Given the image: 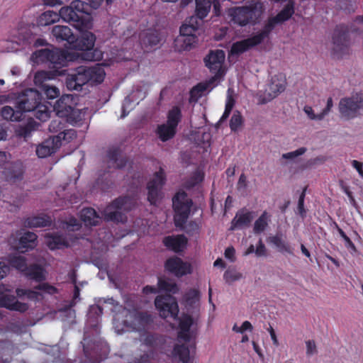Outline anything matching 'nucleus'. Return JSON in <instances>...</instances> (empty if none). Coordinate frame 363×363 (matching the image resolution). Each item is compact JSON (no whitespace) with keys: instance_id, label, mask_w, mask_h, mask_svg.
<instances>
[{"instance_id":"nucleus-20","label":"nucleus","mask_w":363,"mask_h":363,"mask_svg":"<svg viewBox=\"0 0 363 363\" xmlns=\"http://www.w3.org/2000/svg\"><path fill=\"white\" fill-rule=\"evenodd\" d=\"M259 44V42L255 35L236 41L233 43L230 47L229 57L234 55L238 56Z\"/></svg>"},{"instance_id":"nucleus-15","label":"nucleus","mask_w":363,"mask_h":363,"mask_svg":"<svg viewBox=\"0 0 363 363\" xmlns=\"http://www.w3.org/2000/svg\"><path fill=\"white\" fill-rule=\"evenodd\" d=\"M50 73L46 71H39L34 77L35 84L40 86L42 91L49 99H53L60 96V90L57 87L47 83L50 79Z\"/></svg>"},{"instance_id":"nucleus-18","label":"nucleus","mask_w":363,"mask_h":363,"mask_svg":"<svg viewBox=\"0 0 363 363\" xmlns=\"http://www.w3.org/2000/svg\"><path fill=\"white\" fill-rule=\"evenodd\" d=\"M0 308H5L12 311L25 313L28 310L29 306L26 303L18 301L13 295L0 292Z\"/></svg>"},{"instance_id":"nucleus-4","label":"nucleus","mask_w":363,"mask_h":363,"mask_svg":"<svg viewBox=\"0 0 363 363\" xmlns=\"http://www.w3.org/2000/svg\"><path fill=\"white\" fill-rule=\"evenodd\" d=\"M89 28L79 30L81 35L76 38L72 48L84 51L82 57L86 61H99L102 59L103 53L98 49H94L96 41L95 35L89 31Z\"/></svg>"},{"instance_id":"nucleus-8","label":"nucleus","mask_w":363,"mask_h":363,"mask_svg":"<svg viewBox=\"0 0 363 363\" xmlns=\"http://www.w3.org/2000/svg\"><path fill=\"white\" fill-rule=\"evenodd\" d=\"M230 14L234 23L244 26L249 23L255 24L260 17L261 11L258 10L257 4H252L235 7L230 11Z\"/></svg>"},{"instance_id":"nucleus-58","label":"nucleus","mask_w":363,"mask_h":363,"mask_svg":"<svg viewBox=\"0 0 363 363\" xmlns=\"http://www.w3.org/2000/svg\"><path fill=\"white\" fill-rule=\"evenodd\" d=\"M307 149L304 147H300L295 151L289 152L282 155V158L286 160H292L298 156L303 155Z\"/></svg>"},{"instance_id":"nucleus-24","label":"nucleus","mask_w":363,"mask_h":363,"mask_svg":"<svg viewBox=\"0 0 363 363\" xmlns=\"http://www.w3.org/2000/svg\"><path fill=\"white\" fill-rule=\"evenodd\" d=\"M79 216L86 226H96L101 222V217L91 207L83 208Z\"/></svg>"},{"instance_id":"nucleus-56","label":"nucleus","mask_w":363,"mask_h":363,"mask_svg":"<svg viewBox=\"0 0 363 363\" xmlns=\"http://www.w3.org/2000/svg\"><path fill=\"white\" fill-rule=\"evenodd\" d=\"M336 228L337 229V232L339 233L341 238L345 242V246L348 249H351L352 251L356 252L357 248L351 239L345 234V233L341 229L337 223H335Z\"/></svg>"},{"instance_id":"nucleus-50","label":"nucleus","mask_w":363,"mask_h":363,"mask_svg":"<svg viewBox=\"0 0 363 363\" xmlns=\"http://www.w3.org/2000/svg\"><path fill=\"white\" fill-rule=\"evenodd\" d=\"M243 118L240 111H235L230 121V128L233 132H236L242 125Z\"/></svg>"},{"instance_id":"nucleus-39","label":"nucleus","mask_w":363,"mask_h":363,"mask_svg":"<svg viewBox=\"0 0 363 363\" xmlns=\"http://www.w3.org/2000/svg\"><path fill=\"white\" fill-rule=\"evenodd\" d=\"M269 221L270 215L267 211H264L254 223V233L259 235L263 233L268 226Z\"/></svg>"},{"instance_id":"nucleus-36","label":"nucleus","mask_w":363,"mask_h":363,"mask_svg":"<svg viewBox=\"0 0 363 363\" xmlns=\"http://www.w3.org/2000/svg\"><path fill=\"white\" fill-rule=\"evenodd\" d=\"M2 118L6 121H20L22 119L23 114L20 109H13L11 106H4L1 110Z\"/></svg>"},{"instance_id":"nucleus-40","label":"nucleus","mask_w":363,"mask_h":363,"mask_svg":"<svg viewBox=\"0 0 363 363\" xmlns=\"http://www.w3.org/2000/svg\"><path fill=\"white\" fill-rule=\"evenodd\" d=\"M172 354L182 363H188L190 359V349L185 344L176 345L174 347Z\"/></svg>"},{"instance_id":"nucleus-59","label":"nucleus","mask_w":363,"mask_h":363,"mask_svg":"<svg viewBox=\"0 0 363 363\" xmlns=\"http://www.w3.org/2000/svg\"><path fill=\"white\" fill-rule=\"evenodd\" d=\"M223 277L227 282H231L240 279L242 277V274L235 271L227 270L224 273Z\"/></svg>"},{"instance_id":"nucleus-62","label":"nucleus","mask_w":363,"mask_h":363,"mask_svg":"<svg viewBox=\"0 0 363 363\" xmlns=\"http://www.w3.org/2000/svg\"><path fill=\"white\" fill-rule=\"evenodd\" d=\"M186 233L189 235H194L199 230V225L195 221H190L186 226L183 227Z\"/></svg>"},{"instance_id":"nucleus-60","label":"nucleus","mask_w":363,"mask_h":363,"mask_svg":"<svg viewBox=\"0 0 363 363\" xmlns=\"http://www.w3.org/2000/svg\"><path fill=\"white\" fill-rule=\"evenodd\" d=\"M303 110L311 120L321 121L324 118L321 112L315 114L311 106H306Z\"/></svg>"},{"instance_id":"nucleus-38","label":"nucleus","mask_w":363,"mask_h":363,"mask_svg":"<svg viewBox=\"0 0 363 363\" xmlns=\"http://www.w3.org/2000/svg\"><path fill=\"white\" fill-rule=\"evenodd\" d=\"M268 241L275 245L280 252H287L290 255L293 254L289 244L283 240L281 235L277 234L275 235L270 236L268 238Z\"/></svg>"},{"instance_id":"nucleus-25","label":"nucleus","mask_w":363,"mask_h":363,"mask_svg":"<svg viewBox=\"0 0 363 363\" xmlns=\"http://www.w3.org/2000/svg\"><path fill=\"white\" fill-rule=\"evenodd\" d=\"M58 148V143L55 137L43 141L36 147V155L38 157L45 158L55 152Z\"/></svg>"},{"instance_id":"nucleus-47","label":"nucleus","mask_w":363,"mask_h":363,"mask_svg":"<svg viewBox=\"0 0 363 363\" xmlns=\"http://www.w3.org/2000/svg\"><path fill=\"white\" fill-rule=\"evenodd\" d=\"M38 125L39 124L33 119L29 120L26 125H21L18 128L16 131L17 134L21 137L28 138L30 135L31 132L35 130Z\"/></svg>"},{"instance_id":"nucleus-45","label":"nucleus","mask_w":363,"mask_h":363,"mask_svg":"<svg viewBox=\"0 0 363 363\" xmlns=\"http://www.w3.org/2000/svg\"><path fill=\"white\" fill-rule=\"evenodd\" d=\"M157 287L159 291L175 294L179 291L178 285L174 282L162 278L158 279Z\"/></svg>"},{"instance_id":"nucleus-46","label":"nucleus","mask_w":363,"mask_h":363,"mask_svg":"<svg viewBox=\"0 0 363 363\" xmlns=\"http://www.w3.org/2000/svg\"><path fill=\"white\" fill-rule=\"evenodd\" d=\"M285 80L282 79V77L274 76L272 79V82L269 84V90L273 93V97H275L279 94L283 92L285 90Z\"/></svg>"},{"instance_id":"nucleus-64","label":"nucleus","mask_w":363,"mask_h":363,"mask_svg":"<svg viewBox=\"0 0 363 363\" xmlns=\"http://www.w3.org/2000/svg\"><path fill=\"white\" fill-rule=\"evenodd\" d=\"M306 354L307 355H312L315 354L316 350V345L313 340H308L306 342Z\"/></svg>"},{"instance_id":"nucleus-31","label":"nucleus","mask_w":363,"mask_h":363,"mask_svg":"<svg viewBox=\"0 0 363 363\" xmlns=\"http://www.w3.org/2000/svg\"><path fill=\"white\" fill-rule=\"evenodd\" d=\"M60 18H62L60 10L59 13L52 11H46L39 16L37 23L39 26H47L57 22Z\"/></svg>"},{"instance_id":"nucleus-32","label":"nucleus","mask_w":363,"mask_h":363,"mask_svg":"<svg viewBox=\"0 0 363 363\" xmlns=\"http://www.w3.org/2000/svg\"><path fill=\"white\" fill-rule=\"evenodd\" d=\"M286 2L282 9L275 16L281 23L289 20L295 12V1L286 0Z\"/></svg>"},{"instance_id":"nucleus-22","label":"nucleus","mask_w":363,"mask_h":363,"mask_svg":"<svg viewBox=\"0 0 363 363\" xmlns=\"http://www.w3.org/2000/svg\"><path fill=\"white\" fill-rule=\"evenodd\" d=\"M52 34L57 42L66 41L69 46L72 48L75 35L68 26L60 25L55 26L52 29Z\"/></svg>"},{"instance_id":"nucleus-26","label":"nucleus","mask_w":363,"mask_h":363,"mask_svg":"<svg viewBox=\"0 0 363 363\" xmlns=\"http://www.w3.org/2000/svg\"><path fill=\"white\" fill-rule=\"evenodd\" d=\"M196 35H180L174 40V46L179 51L190 50L196 43Z\"/></svg>"},{"instance_id":"nucleus-19","label":"nucleus","mask_w":363,"mask_h":363,"mask_svg":"<svg viewBox=\"0 0 363 363\" xmlns=\"http://www.w3.org/2000/svg\"><path fill=\"white\" fill-rule=\"evenodd\" d=\"M132 318V327L138 332L146 330L154 322L153 316L146 311H136Z\"/></svg>"},{"instance_id":"nucleus-9","label":"nucleus","mask_w":363,"mask_h":363,"mask_svg":"<svg viewBox=\"0 0 363 363\" xmlns=\"http://www.w3.org/2000/svg\"><path fill=\"white\" fill-rule=\"evenodd\" d=\"M340 116L345 120H351L358 117L363 110V97L351 96L342 98L338 104Z\"/></svg>"},{"instance_id":"nucleus-57","label":"nucleus","mask_w":363,"mask_h":363,"mask_svg":"<svg viewBox=\"0 0 363 363\" xmlns=\"http://www.w3.org/2000/svg\"><path fill=\"white\" fill-rule=\"evenodd\" d=\"M34 289L43 291V292L50 295H53L57 293V289L56 287L46 282L35 286Z\"/></svg>"},{"instance_id":"nucleus-63","label":"nucleus","mask_w":363,"mask_h":363,"mask_svg":"<svg viewBox=\"0 0 363 363\" xmlns=\"http://www.w3.org/2000/svg\"><path fill=\"white\" fill-rule=\"evenodd\" d=\"M196 31L194 30V28L191 26H188L185 23H183L179 28V34L180 35H196Z\"/></svg>"},{"instance_id":"nucleus-33","label":"nucleus","mask_w":363,"mask_h":363,"mask_svg":"<svg viewBox=\"0 0 363 363\" xmlns=\"http://www.w3.org/2000/svg\"><path fill=\"white\" fill-rule=\"evenodd\" d=\"M195 14L202 21L207 17L211 11L212 0H195Z\"/></svg>"},{"instance_id":"nucleus-12","label":"nucleus","mask_w":363,"mask_h":363,"mask_svg":"<svg viewBox=\"0 0 363 363\" xmlns=\"http://www.w3.org/2000/svg\"><path fill=\"white\" fill-rule=\"evenodd\" d=\"M156 308L160 315L163 318L171 317L175 318L179 313L178 303L174 297L171 295L157 296L155 300Z\"/></svg>"},{"instance_id":"nucleus-49","label":"nucleus","mask_w":363,"mask_h":363,"mask_svg":"<svg viewBox=\"0 0 363 363\" xmlns=\"http://www.w3.org/2000/svg\"><path fill=\"white\" fill-rule=\"evenodd\" d=\"M9 263L23 274L27 267L26 259L22 256H13L10 258Z\"/></svg>"},{"instance_id":"nucleus-1","label":"nucleus","mask_w":363,"mask_h":363,"mask_svg":"<svg viewBox=\"0 0 363 363\" xmlns=\"http://www.w3.org/2000/svg\"><path fill=\"white\" fill-rule=\"evenodd\" d=\"M89 3L74 0L69 6L60 9L62 18L75 28L83 30L92 27V10L98 9L102 0H88Z\"/></svg>"},{"instance_id":"nucleus-30","label":"nucleus","mask_w":363,"mask_h":363,"mask_svg":"<svg viewBox=\"0 0 363 363\" xmlns=\"http://www.w3.org/2000/svg\"><path fill=\"white\" fill-rule=\"evenodd\" d=\"M281 23L276 16L270 17L268 18L267 23L264 24L263 28L257 32L255 35V38L261 44L266 38L269 37L270 33L274 29L277 24Z\"/></svg>"},{"instance_id":"nucleus-29","label":"nucleus","mask_w":363,"mask_h":363,"mask_svg":"<svg viewBox=\"0 0 363 363\" xmlns=\"http://www.w3.org/2000/svg\"><path fill=\"white\" fill-rule=\"evenodd\" d=\"M23 274L28 279L34 280L37 282H42L46 279L44 269L37 264L27 266Z\"/></svg>"},{"instance_id":"nucleus-28","label":"nucleus","mask_w":363,"mask_h":363,"mask_svg":"<svg viewBox=\"0 0 363 363\" xmlns=\"http://www.w3.org/2000/svg\"><path fill=\"white\" fill-rule=\"evenodd\" d=\"M51 223L50 217L44 214L28 217L23 222L24 225L29 228L48 227Z\"/></svg>"},{"instance_id":"nucleus-3","label":"nucleus","mask_w":363,"mask_h":363,"mask_svg":"<svg viewBox=\"0 0 363 363\" xmlns=\"http://www.w3.org/2000/svg\"><path fill=\"white\" fill-rule=\"evenodd\" d=\"M42 95L38 91L27 89L17 98L15 107L20 109L22 114L33 112L36 118L46 121L50 116V111L48 106L42 102Z\"/></svg>"},{"instance_id":"nucleus-27","label":"nucleus","mask_w":363,"mask_h":363,"mask_svg":"<svg viewBox=\"0 0 363 363\" xmlns=\"http://www.w3.org/2000/svg\"><path fill=\"white\" fill-rule=\"evenodd\" d=\"M38 236L32 232H26L20 238L18 248L21 252H27L33 249L37 245Z\"/></svg>"},{"instance_id":"nucleus-44","label":"nucleus","mask_w":363,"mask_h":363,"mask_svg":"<svg viewBox=\"0 0 363 363\" xmlns=\"http://www.w3.org/2000/svg\"><path fill=\"white\" fill-rule=\"evenodd\" d=\"M160 36L156 30H148L142 38V43L145 47H152L158 45L160 42Z\"/></svg>"},{"instance_id":"nucleus-43","label":"nucleus","mask_w":363,"mask_h":363,"mask_svg":"<svg viewBox=\"0 0 363 363\" xmlns=\"http://www.w3.org/2000/svg\"><path fill=\"white\" fill-rule=\"evenodd\" d=\"M182 114L181 108L177 106H173L167 113V123L175 128H177L179 123L182 121Z\"/></svg>"},{"instance_id":"nucleus-23","label":"nucleus","mask_w":363,"mask_h":363,"mask_svg":"<svg viewBox=\"0 0 363 363\" xmlns=\"http://www.w3.org/2000/svg\"><path fill=\"white\" fill-rule=\"evenodd\" d=\"M188 240L184 235H169L163 239L164 245L174 252H180L186 247Z\"/></svg>"},{"instance_id":"nucleus-16","label":"nucleus","mask_w":363,"mask_h":363,"mask_svg":"<svg viewBox=\"0 0 363 363\" xmlns=\"http://www.w3.org/2000/svg\"><path fill=\"white\" fill-rule=\"evenodd\" d=\"M0 169H4L3 173L16 179H21L23 173L21 164H9L7 154L3 151H0Z\"/></svg>"},{"instance_id":"nucleus-52","label":"nucleus","mask_w":363,"mask_h":363,"mask_svg":"<svg viewBox=\"0 0 363 363\" xmlns=\"http://www.w3.org/2000/svg\"><path fill=\"white\" fill-rule=\"evenodd\" d=\"M77 133L73 129H65L62 132L60 133L57 136L55 137L57 143L61 141V140L70 141L73 138H76Z\"/></svg>"},{"instance_id":"nucleus-42","label":"nucleus","mask_w":363,"mask_h":363,"mask_svg":"<svg viewBox=\"0 0 363 363\" xmlns=\"http://www.w3.org/2000/svg\"><path fill=\"white\" fill-rule=\"evenodd\" d=\"M164 340L160 335L147 333L143 339V344L150 348L156 349L164 342Z\"/></svg>"},{"instance_id":"nucleus-54","label":"nucleus","mask_w":363,"mask_h":363,"mask_svg":"<svg viewBox=\"0 0 363 363\" xmlns=\"http://www.w3.org/2000/svg\"><path fill=\"white\" fill-rule=\"evenodd\" d=\"M83 351L86 358L90 363H99L101 362L105 357H103L101 354H95L92 355L91 352L88 350V347L85 345L83 347Z\"/></svg>"},{"instance_id":"nucleus-7","label":"nucleus","mask_w":363,"mask_h":363,"mask_svg":"<svg viewBox=\"0 0 363 363\" xmlns=\"http://www.w3.org/2000/svg\"><path fill=\"white\" fill-rule=\"evenodd\" d=\"M192 201L187 194L182 191L177 192L172 199V206L174 211V221L177 227L185 225L189 216Z\"/></svg>"},{"instance_id":"nucleus-5","label":"nucleus","mask_w":363,"mask_h":363,"mask_svg":"<svg viewBox=\"0 0 363 363\" xmlns=\"http://www.w3.org/2000/svg\"><path fill=\"white\" fill-rule=\"evenodd\" d=\"M132 199L129 196H120L108 204L102 212L104 220L107 222L125 223L126 216L121 211H129L131 209Z\"/></svg>"},{"instance_id":"nucleus-61","label":"nucleus","mask_w":363,"mask_h":363,"mask_svg":"<svg viewBox=\"0 0 363 363\" xmlns=\"http://www.w3.org/2000/svg\"><path fill=\"white\" fill-rule=\"evenodd\" d=\"M199 18L198 16H191L189 18H187L185 21V24L188 26H191L194 28V30L195 31H197L200 25Z\"/></svg>"},{"instance_id":"nucleus-2","label":"nucleus","mask_w":363,"mask_h":363,"mask_svg":"<svg viewBox=\"0 0 363 363\" xmlns=\"http://www.w3.org/2000/svg\"><path fill=\"white\" fill-rule=\"evenodd\" d=\"M105 75L104 68L99 65L79 66L67 74L65 84L70 91H81L82 86L88 83L91 85L101 84Z\"/></svg>"},{"instance_id":"nucleus-17","label":"nucleus","mask_w":363,"mask_h":363,"mask_svg":"<svg viewBox=\"0 0 363 363\" xmlns=\"http://www.w3.org/2000/svg\"><path fill=\"white\" fill-rule=\"evenodd\" d=\"M333 43L335 49L340 52H343L345 48L349 45V30L347 26L340 24L337 25L333 35Z\"/></svg>"},{"instance_id":"nucleus-13","label":"nucleus","mask_w":363,"mask_h":363,"mask_svg":"<svg viewBox=\"0 0 363 363\" xmlns=\"http://www.w3.org/2000/svg\"><path fill=\"white\" fill-rule=\"evenodd\" d=\"M73 97L70 94L62 95L53 106V108L60 118H74L77 111L74 108Z\"/></svg>"},{"instance_id":"nucleus-14","label":"nucleus","mask_w":363,"mask_h":363,"mask_svg":"<svg viewBox=\"0 0 363 363\" xmlns=\"http://www.w3.org/2000/svg\"><path fill=\"white\" fill-rule=\"evenodd\" d=\"M164 268L166 271L177 277H182L192 272L191 264L177 256L167 259L164 263Z\"/></svg>"},{"instance_id":"nucleus-55","label":"nucleus","mask_w":363,"mask_h":363,"mask_svg":"<svg viewBox=\"0 0 363 363\" xmlns=\"http://www.w3.org/2000/svg\"><path fill=\"white\" fill-rule=\"evenodd\" d=\"M194 320L192 317L189 315H186L182 317L180 320L179 326V329L184 331H190V328L193 325Z\"/></svg>"},{"instance_id":"nucleus-21","label":"nucleus","mask_w":363,"mask_h":363,"mask_svg":"<svg viewBox=\"0 0 363 363\" xmlns=\"http://www.w3.org/2000/svg\"><path fill=\"white\" fill-rule=\"evenodd\" d=\"M108 162L116 169H122L128 163L126 157L122 155V151L119 147H111L106 152Z\"/></svg>"},{"instance_id":"nucleus-10","label":"nucleus","mask_w":363,"mask_h":363,"mask_svg":"<svg viewBox=\"0 0 363 363\" xmlns=\"http://www.w3.org/2000/svg\"><path fill=\"white\" fill-rule=\"evenodd\" d=\"M166 178L164 170H160L154 174V177L147 183V201L151 205L157 206L162 199V189L165 184Z\"/></svg>"},{"instance_id":"nucleus-11","label":"nucleus","mask_w":363,"mask_h":363,"mask_svg":"<svg viewBox=\"0 0 363 363\" xmlns=\"http://www.w3.org/2000/svg\"><path fill=\"white\" fill-rule=\"evenodd\" d=\"M225 52L222 50H211L204 58L206 66L210 69L214 76L210 79V82H214L223 75L222 65L225 60Z\"/></svg>"},{"instance_id":"nucleus-35","label":"nucleus","mask_w":363,"mask_h":363,"mask_svg":"<svg viewBox=\"0 0 363 363\" xmlns=\"http://www.w3.org/2000/svg\"><path fill=\"white\" fill-rule=\"evenodd\" d=\"M176 133L177 128L168 123L158 125L157 130V133L160 139L163 142H166L174 138Z\"/></svg>"},{"instance_id":"nucleus-37","label":"nucleus","mask_w":363,"mask_h":363,"mask_svg":"<svg viewBox=\"0 0 363 363\" xmlns=\"http://www.w3.org/2000/svg\"><path fill=\"white\" fill-rule=\"evenodd\" d=\"M213 82H210V80L206 83H199L196 86H193L189 91V102H196L200 97H201L203 93L208 88L210 84Z\"/></svg>"},{"instance_id":"nucleus-41","label":"nucleus","mask_w":363,"mask_h":363,"mask_svg":"<svg viewBox=\"0 0 363 363\" xmlns=\"http://www.w3.org/2000/svg\"><path fill=\"white\" fill-rule=\"evenodd\" d=\"M186 305L191 308H196L199 305L200 293L195 289H190L184 296Z\"/></svg>"},{"instance_id":"nucleus-51","label":"nucleus","mask_w":363,"mask_h":363,"mask_svg":"<svg viewBox=\"0 0 363 363\" xmlns=\"http://www.w3.org/2000/svg\"><path fill=\"white\" fill-rule=\"evenodd\" d=\"M65 127V122L62 118L52 120L49 124L48 130L51 133H58V134L62 132Z\"/></svg>"},{"instance_id":"nucleus-6","label":"nucleus","mask_w":363,"mask_h":363,"mask_svg":"<svg viewBox=\"0 0 363 363\" xmlns=\"http://www.w3.org/2000/svg\"><path fill=\"white\" fill-rule=\"evenodd\" d=\"M35 55L41 61L50 62L52 65L51 68L59 74H63L64 70L58 69L66 67L67 62L72 60V55L69 52L60 49H41L36 51Z\"/></svg>"},{"instance_id":"nucleus-34","label":"nucleus","mask_w":363,"mask_h":363,"mask_svg":"<svg viewBox=\"0 0 363 363\" xmlns=\"http://www.w3.org/2000/svg\"><path fill=\"white\" fill-rule=\"evenodd\" d=\"M252 212L247 211L246 213H237L235 217L231 222V230L240 228L243 226H247L252 220Z\"/></svg>"},{"instance_id":"nucleus-53","label":"nucleus","mask_w":363,"mask_h":363,"mask_svg":"<svg viewBox=\"0 0 363 363\" xmlns=\"http://www.w3.org/2000/svg\"><path fill=\"white\" fill-rule=\"evenodd\" d=\"M306 190H307V186H305L303 189L302 192L301 193L299 198H298V201L297 208H298L299 215L302 218L306 217V211L304 208V201H305Z\"/></svg>"},{"instance_id":"nucleus-48","label":"nucleus","mask_w":363,"mask_h":363,"mask_svg":"<svg viewBox=\"0 0 363 363\" xmlns=\"http://www.w3.org/2000/svg\"><path fill=\"white\" fill-rule=\"evenodd\" d=\"M48 246L50 250L60 249L64 246H67L65 239L59 235L49 236Z\"/></svg>"}]
</instances>
